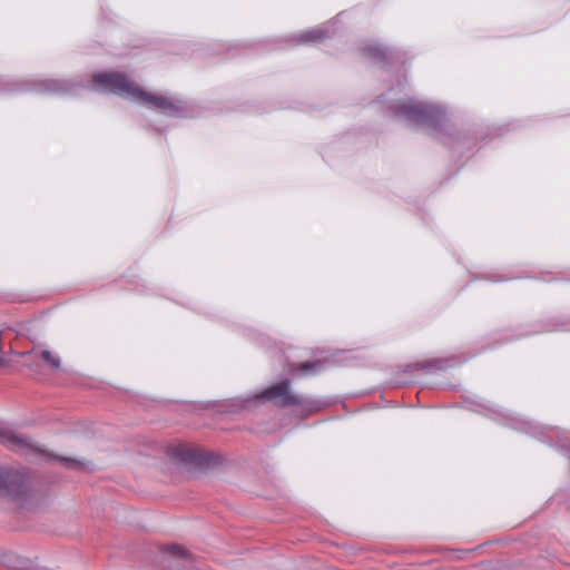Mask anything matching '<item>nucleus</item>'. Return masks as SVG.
<instances>
[{
	"label": "nucleus",
	"mask_w": 570,
	"mask_h": 570,
	"mask_svg": "<svg viewBox=\"0 0 570 570\" xmlns=\"http://www.w3.org/2000/svg\"><path fill=\"white\" fill-rule=\"evenodd\" d=\"M92 82L105 91L141 101L145 106L167 115L179 111L177 101L161 95L141 90L134 81L120 72H100L92 76Z\"/></svg>",
	"instance_id": "obj_1"
},
{
	"label": "nucleus",
	"mask_w": 570,
	"mask_h": 570,
	"mask_svg": "<svg viewBox=\"0 0 570 570\" xmlns=\"http://www.w3.org/2000/svg\"><path fill=\"white\" fill-rule=\"evenodd\" d=\"M396 116L404 117L410 121L425 125L433 129H444L449 119L444 110L438 106L423 104L414 99L397 102L394 106Z\"/></svg>",
	"instance_id": "obj_2"
},
{
	"label": "nucleus",
	"mask_w": 570,
	"mask_h": 570,
	"mask_svg": "<svg viewBox=\"0 0 570 570\" xmlns=\"http://www.w3.org/2000/svg\"><path fill=\"white\" fill-rule=\"evenodd\" d=\"M257 397L263 401L272 402L274 405L282 409L303 406L305 404L304 397L292 390L291 382L287 380L263 390Z\"/></svg>",
	"instance_id": "obj_3"
},
{
	"label": "nucleus",
	"mask_w": 570,
	"mask_h": 570,
	"mask_svg": "<svg viewBox=\"0 0 570 570\" xmlns=\"http://www.w3.org/2000/svg\"><path fill=\"white\" fill-rule=\"evenodd\" d=\"M30 492L29 478L17 470L0 469V495L23 501Z\"/></svg>",
	"instance_id": "obj_4"
},
{
	"label": "nucleus",
	"mask_w": 570,
	"mask_h": 570,
	"mask_svg": "<svg viewBox=\"0 0 570 570\" xmlns=\"http://www.w3.org/2000/svg\"><path fill=\"white\" fill-rule=\"evenodd\" d=\"M0 444L18 453L43 452L30 438L6 426H0Z\"/></svg>",
	"instance_id": "obj_5"
},
{
	"label": "nucleus",
	"mask_w": 570,
	"mask_h": 570,
	"mask_svg": "<svg viewBox=\"0 0 570 570\" xmlns=\"http://www.w3.org/2000/svg\"><path fill=\"white\" fill-rule=\"evenodd\" d=\"M173 456L179 458L183 462H194L197 459L196 451L185 445H178L170 449Z\"/></svg>",
	"instance_id": "obj_6"
},
{
	"label": "nucleus",
	"mask_w": 570,
	"mask_h": 570,
	"mask_svg": "<svg viewBox=\"0 0 570 570\" xmlns=\"http://www.w3.org/2000/svg\"><path fill=\"white\" fill-rule=\"evenodd\" d=\"M55 460L59 461L62 465L68 469L82 471L86 469L87 463L82 460L70 458V456H55Z\"/></svg>",
	"instance_id": "obj_7"
},
{
	"label": "nucleus",
	"mask_w": 570,
	"mask_h": 570,
	"mask_svg": "<svg viewBox=\"0 0 570 570\" xmlns=\"http://www.w3.org/2000/svg\"><path fill=\"white\" fill-rule=\"evenodd\" d=\"M41 358L52 368L57 370L60 367V360L55 356L50 351H42Z\"/></svg>",
	"instance_id": "obj_8"
},
{
	"label": "nucleus",
	"mask_w": 570,
	"mask_h": 570,
	"mask_svg": "<svg viewBox=\"0 0 570 570\" xmlns=\"http://www.w3.org/2000/svg\"><path fill=\"white\" fill-rule=\"evenodd\" d=\"M166 551L171 553V554H174V556L180 557V558H187L188 557V552L185 549H183L181 547L176 546V544L167 547Z\"/></svg>",
	"instance_id": "obj_9"
},
{
	"label": "nucleus",
	"mask_w": 570,
	"mask_h": 570,
	"mask_svg": "<svg viewBox=\"0 0 570 570\" xmlns=\"http://www.w3.org/2000/svg\"><path fill=\"white\" fill-rule=\"evenodd\" d=\"M318 365H320V362H304V363L298 364L295 367V370L299 371V372H303V373H306V372H309V371H314Z\"/></svg>",
	"instance_id": "obj_10"
}]
</instances>
